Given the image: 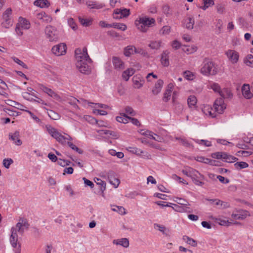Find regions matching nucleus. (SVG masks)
Returning <instances> with one entry per match:
<instances>
[{
  "label": "nucleus",
  "mask_w": 253,
  "mask_h": 253,
  "mask_svg": "<svg viewBox=\"0 0 253 253\" xmlns=\"http://www.w3.org/2000/svg\"><path fill=\"white\" fill-rule=\"evenodd\" d=\"M30 227V224L29 223L27 219L20 217L19 219L18 222L16 224L15 227H14L16 230L20 235H22L24 232V230H27Z\"/></svg>",
  "instance_id": "obj_7"
},
{
  "label": "nucleus",
  "mask_w": 253,
  "mask_h": 253,
  "mask_svg": "<svg viewBox=\"0 0 253 253\" xmlns=\"http://www.w3.org/2000/svg\"><path fill=\"white\" fill-rule=\"evenodd\" d=\"M79 20L81 24L85 27L89 26L91 24V20L87 19H84L82 18L81 17H79Z\"/></svg>",
  "instance_id": "obj_52"
},
{
  "label": "nucleus",
  "mask_w": 253,
  "mask_h": 253,
  "mask_svg": "<svg viewBox=\"0 0 253 253\" xmlns=\"http://www.w3.org/2000/svg\"><path fill=\"white\" fill-rule=\"evenodd\" d=\"M225 152H217L211 154V156L213 159L223 160Z\"/></svg>",
  "instance_id": "obj_51"
},
{
  "label": "nucleus",
  "mask_w": 253,
  "mask_h": 253,
  "mask_svg": "<svg viewBox=\"0 0 253 253\" xmlns=\"http://www.w3.org/2000/svg\"><path fill=\"white\" fill-rule=\"evenodd\" d=\"M75 55L76 60L84 59L89 62L92 61L87 54V48L85 47L83 48L82 51L79 48L76 49Z\"/></svg>",
  "instance_id": "obj_8"
},
{
  "label": "nucleus",
  "mask_w": 253,
  "mask_h": 253,
  "mask_svg": "<svg viewBox=\"0 0 253 253\" xmlns=\"http://www.w3.org/2000/svg\"><path fill=\"white\" fill-rule=\"evenodd\" d=\"M127 150L129 151L130 152L135 154L138 156H140L143 154L145 153V155H144L143 156L144 157H148L149 155L147 153H145L144 151H143L142 150L137 148L136 147H129Z\"/></svg>",
  "instance_id": "obj_22"
},
{
  "label": "nucleus",
  "mask_w": 253,
  "mask_h": 253,
  "mask_svg": "<svg viewBox=\"0 0 253 253\" xmlns=\"http://www.w3.org/2000/svg\"><path fill=\"white\" fill-rule=\"evenodd\" d=\"M195 160L198 162L204 163L205 164H208L211 162V159L202 156L197 157L196 158H195Z\"/></svg>",
  "instance_id": "obj_57"
},
{
  "label": "nucleus",
  "mask_w": 253,
  "mask_h": 253,
  "mask_svg": "<svg viewBox=\"0 0 253 253\" xmlns=\"http://www.w3.org/2000/svg\"><path fill=\"white\" fill-rule=\"evenodd\" d=\"M171 90L170 89H167L165 92L164 93V97L163 100L165 102L168 101L171 96Z\"/></svg>",
  "instance_id": "obj_59"
},
{
  "label": "nucleus",
  "mask_w": 253,
  "mask_h": 253,
  "mask_svg": "<svg viewBox=\"0 0 253 253\" xmlns=\"http://www.w3.org/2000/svg\"><path fill=\"white\" fill-rule=\"evenodd\" d=\"M161 41H154L151 42L148 46L153 49H158L161 46Z\"/></svg>",
  "instance_id": "obj_46"
},
{
  "label": "nucleus",
  "mask_w": 253,
  "mask_h": 253,
  "mask_svg": "<svg viewBox=\"0 0 253 253\" xmlns=\"http://www.w3.org/2000/svg\"><path fill=\"white\" fill-rule=\"evenodd\" d=\"M46 37L49 42H55L58 40V36L57 29L55 27L47 25L44 30Z\"/></svg>",
  "instance_id": "obj_4"
},
{
  "label": "nucleus",
  "mask_w": 253,
  "mask_h": 253,
  "mask_svg": "<svg viewBox=\"0 0 253 253\" xmlns=\"http://www.w3.org/2000/svg\"><path fill=\"white\" fill-rule=\"evenodd\" d=\"M248 211H244V213L243 214H241V213H239V214H236V213H233L232 215H231V217L232 218L234 219H241V220H243V219H244L246 218V217L248 215Z\"/></svg>",
  "instance_id": "obj_39"
},
{
  "label": "nucleus",
  "mask_w": 253,
  "mask_h": 253,
  "mask_svg": "<svg viewBox=\"0 0 253 253\" xmlns=\"http://www.w3.org/2000/svg\"><path fill=\"white\" fill-rule=\"evenodd\" d=\"M108 179L110 183L113 185L115 188H117L120 183V180L116 177V174L114 171H110L107 173Z\"/></svg>",
  "instance_id": "obj_12"
},
{
  "label": "nucleus",
  "mask_w": 253,
  "mask_h": 253,
  "mask_svg": "<svg viewBox=\"0 0 253 253\" xmlns=\"http://www.w3.org/2000/svg\"><path fill=\"white\" fill-rule=\"evenodd\" d=\"M121 116H118L116 117V121L119 123L126 124L128 123L129 117L127 116L126 114L124 113H120Z\"/></svg>",
  "instance_id": "obj_30"
},
{
  "label": "nucleus",
  "mask_w": 253,
  "mask_h": 253,
  "mask_svg": "<svg viewBox=\"0 0 253 253\" xmlns=\"http://www.w3.org/2000/svg\"><path fill=\"white\" fill-rule=\"evenodd\" d=\"M224 155V156L223 160H224V161L226 162L233 163L236 162L238 160V158H237L236 157L231 155L228 154L226 153H225V154Z\"/></svg>",
  "instance_id": "obj_35"
},
{
  "label": "nucleus",
  "mask_w": 253,
  "mask_h": 253,
  "mask_svg": "<svg viewBox=\"0 0 253 253\" xmlns=\"http://www.w3.org/2000/svg\"><path fill=\"white\" fill-rule=\"evenodd\" d=\"M197 102V98L194 95H190L187 99V104L189 108L195 107Z\"/></svg>",
  "instance_id": "obj_34"
},
{
  "label": "nucleus",
  "mask_w": 253,
  "mask_h": 253,
  "mask_svg": "<svg viewBox=\"0 0 253 253\" xmlns=\"http://www.w3.org/2000/svg\"><path fill=\"white\" fill-rule=\"evenodd\" d=\"M46 128L48 132L52 137L55 138L57 141L62 145H64L67 144L66 136L62 135L56 128L52 127L50 125L46 126Z\"/></svg>",
  "instance_id": "obj_2"
},
{
  "label": "nucleus",
  "mask_w": 253,
  "mask_h": 253,
  "mask_svg": "<svg viewBox=\"0 0 253 253\" xmlns=\"http://www.w3.org/2000/svg\"><path fill=\"white\" fill-rule=\"evenodd\" d=\"M38 19L42 20L43 22L48 23L52 21V17L46 14L45 12H41L37 15Z\"/></svg>",
  "instance_id": "obj_20"
},
{
  "label": "nucleus",
  "mask_w": 253,
  "mask_h": 253,
  "mask_svg": "<svg viewBox=\"0 0 253 253\" xmlns=\"http://www.w3.org/2000/svg\"><path fill=\"white\" fill-rule=\"evenodd\" d=\"M8 103H7V104L8 105L23 110V109L21 108V107H22L23 106H22V105L20 104V103L16 102L15 101L11 100H8Z\"/></svg>",
  "instance_id": "obj_58"
},
{
  "label": "nucleus",
  "mask_w": 253,
  "mask_h": 253,
  "mask_svg": "<svg viewBox=\"0 0 253 253\" xmlns=\"http://www.w3.org/2000/svg\"><path fill=\"white\" fill-rule=\"evenodd\" d=\"M4 21L1 23V25L5 28H9L12 25L13 21L11 19H3Z\"/></svg>",
  "instance_id": "obj_56"
},
{
  "label": "nucleus",
  "mask_w": 253,
  "mask_h": 253,
  "mask_svg": "<svg viewBox=\"0 0 253 253\" xmlns=\"http://www.w3.org/2000/svg\"><path fill=\"white\" fill-rule=\"evenodd\" d=\"M184 78L188 80H192L194 79V75L189 71H186L183 72Z\"/></svg>",
  "instance_id": "obj_53"
},
{
  "label": "nucleus",
  "mask_w": 253,
  "mask_h": 253,
  "mask_svg": "<svg viewBox=\"0 0 253 253\" xmlns=\"http://www.w3.org/2000/svg\"><path fill=\"white\" fill-rule=\"evenodd\" d=\"M135 73L133 69H128L125 71L122 74L123 78L126 81L129 80L130 76H132Z\"/></svg>",
  "instance_id": "obj_33"
},
{
  "label": "nucleus",
  "mask_w": 253,
  "mask_h": 253,
  "mask_svg": "<svg viewBox=\"0 0 253 253\" xmlns=\"http://www.w3.org/2000/svg\"><path fill=\"white\" fill-rule=\"evenodd\" d=\"M68 102L70 104L72 105L74 108H75L76 109H79V107L78 106L77 103V102H79V103L83 102L85 104V103L87 102V101L84 99H82L81 100H78L77 99H76L75 97H72L69 99Z\"/></svg>",
  "instance_id": "obj_27"
},
{
  "label": "nucleus",
  "mask_w": 253,
  "mask_h": 253,
  "mask_svg": "<svg viewBox=\"0 0 253 253\" xmlns=\"http://www.w3.org/2000/svg\"><path fill=\"white\" fill-rule=\"evenodd\" d=\"M11 234L10 237V242L11 246L15 249V253H20L21 244L18 241V235L16 229L12 227L11 229Z\"/></svg>",
  "instance_id": "obj_5"
},
{
  "label": "nucleus",
  "mask_w": 253,
  "mask_h": 253,
  "mask_svg": "<svg viewBox=\"0 0 253 253\" xmlns=\"http://www.w3.org/2000/svg\"><path fill=\"white\" fill-rule=\"evenodd\" d=\"M11 9L10 8H7L3 13V19H11L10 15L11 14Z\"/></svg>",
  "instance_id": "obj_60"
},
{
  "label": "nucleus",
  "mask_w": 253,
  "mask_h": 253,
  "mask_svg": "<svg viewBox=\"0 0 253 253\" xmlns=\"http://www.w3.org/2000/svg\"><path fill=\"white\" fill-rule=\"evenodd\" d=\"M220 95L222 98L231 99L232 98L233 94L231 90L227 88H224L220 91Z\"/></svg>",
  "instance_id": "obj_26"
},
{
  "label": "nucleus",
  "mask_w": 253,
  "mask_h": 253,
  "mask_svg": "<svg viewBox=\"0 0 253 253\" xmlns=\"http://www.w3.org/2000/svg\"><path fill=\"white\" fill-rule=\"evenodd\" d=\"M111 27L121 30L123 31H125L127 28L126 25L120 23H113L111 24Z\"/></svg>",
  "instance_id": "obj_43"
},
{
  "label": "nucleus",
  "mask_w": 253,
  "mask_h": 253,
  "mask_svg": "<svg viewBox=\"0 0 253 253\" xmlns=\"http://www.w3.org/2000/svg\"><path fill=\"white\" fill-rule=\"evenodd\" d=\"M204 3V5L201 6V8L204 10H206L208 7L212 6L214 4L213 0H202Z\"/></svg>",
  "instance_id": "obj_42"
},
{
  "label": "nucleus",
  "mask_w": 253,
  "mask_h": 253,
  "mask_svg": "<svg viewBox=\"0 0 253 253\" xmlns=\"http://www.w3.org/2000/svg\"><path fill=\"white\" fill-rule=\"evenodd\" d=\"M48 115L49 117L53 120H57L59 119V114L52 110H49L48 112Z\"/></svg>",
  "instance_id": "obj_54"
},
{
  "label": "nucleus",
  "mask_w": 253,
  "mask_h": 253,
  "mask_svg": "<svg viewBox=\"0 0 253 253\" xmlns=\"http://www.w3.org/2000/svg\"><path fill=\"white\" fill-rule=\"evenodd\" d=\"M215 205L219 206V208L221 209H224L230 207V204L228 203L221 201L219 199L216 200Z\"/></svg>",
  "instance_id": "obj_40"
},
{
  "label": "nucleus",
  "mask_w": 253,
  "mask_h": 253,
  "mask_svg": "<svg viewBox=\"0 0 253 253\" xmlns=\"http://www.w3.org/2000/svg\"><path fill=\"white\" fill-rule=\"evenodd\" d=\"M248 167V164L245 162H238L234 164V167L235 169L238 170L247 168Z\"/></svg>",
  "instance_id": "obj_36"
},
{
  "label": "nucleus",
  "mask_w": 253,
  "mask_h": 253,
  "mask_svg": "<svg viewBox=\"0 0 253 253\" xmlns=\"http://www.w3.org/2000/svg\"><path fill=\"white\" fill-rule=\"evenodd\" d=\"M68 24L69 26L71 27V28L74 30L76 31L77 29V26L75 22H74L73 18H70L68 21Z\"/></svg>",
  "instance_id": "obj_64"
},
{
  "label": "nucleus",
  "mask_w": 253,
  "mask_h": 253,
  "mask_svg": "<svg viewBox=\"0 0 253 253\" xmlns=\"http://www.w3.org/2000/svg\"><path fill=\"white\" fill-rule=\"evenodd\" d=\"M40 88L45 93H47L49 96L54 98L56 100H59L60 97L56 93L53 91L51 89L48 88L43 85H41Z\"/></svg>",
  "instance_id": "obj_15"
},
{
  "label": "nucleus",
  "mask_w": 253,
  "mask_h": 253,
  "mask_svg": "<svg viewBox=\"0 0 253 253\" xmlns=\"http://www.w3.org/2000/svg\"><path fill=\"white\" fill-rule=\"evenodd\" d=\"M124 55L129 57L134 53V46L128 45L124 48Z\"/></svg>",
  "instance_id": "obj_37"
},
{
  "label": "nucleus",
  "mask_w": 253,
  "mask_h": 253,
  "mask_svg": "<svg viewBox=\"0 0 253 253\" xmlns=\"http://www.w3.org/2000/svg\"><path fill=\"white\" fill-rule=\"evenodd\" d=\"M175 139L179 140L180 142V143H181V144L182 145H183L184 146H185L187 147H190L193 146L191 144L188 142V141L184 138L176 137H175Z\"/></svg>",
  "instance_id": "obj_45"
},
{
  "label": "nucleus",
  "mask_w": 253,
  "mask_h": 253,
  "mask_svg": "<svg viewBox=\"0 0 253 253\" xmlns=\"http://www.w3.org/2000/svg\"><path fill=\"white\" fill-rule=\"evenodd\" d=\"M114 244L120 245L125 248H127L129 246V241L127 238H122L117 240H114L113 241Z\"/></svg>",
  "instance_id": "obj_23"
},
{
  "label": "nucleus",
  "mask_w": 253,
  "mask_h": 253,
  "mask_svg": "<svg viewBox=\"0 0 253 253\" xmlns=\"http://www.w3.org/2000/svg\"><path fill=\"white\" fill-rule=\"evenodd\" d=\"M226 54L232 63H235L238 61L239 55L236 51L233 50H228L226 51Z\"/></svg>",
  "instance_id": "obj_16"
},
{
  "label": "nucleus",
  "mask_w": 253,
  "mask_h": 253,
  "mask_svg": "<svg viewBox=\"0 0 253 253\" xmlns=\"http://www.w3.org/2000/svg\"><path fill=\"white\" fill-rule=\"evenodd\" d=\"M196 175H199L202 178H204V176L201 174L198 171L191 168H189V177L191 178H194L196 177Z\"/></svg>",
  "instance_id": "obj_41"
},
{
  "label": "nucleus",
  "mask_w": 253,
  "mask_h": 253,
  "mask_svg": "<svg viewBox=\"0 0 253 253\" xmlns=\"http://www.w3.org/2000/svg\"><path fill=\"white\" fill-rule=\"evenodd\" d=\"M173 105H174V110L175 113L177 114H181L183 110V105L179 102H177L175 101L173 97H172Z\"/></svg>",
  "instance_id": "obj_28"
},
{
  "label": "nucleus",
  "mask_w": 253,
  "mask_h": 253,
  "mask_svg": "<svg viewBox=\"0 0 253 253\" xmlns=\"http://www.w3.org/2000/svg\"><path fill=\"white\" fill-rule=\"evenodd\" d=\"M34 4L41 8L48 7L50 3L47 0H36L34 2Z\"/></svg>",
  "instance_id": "obj_31"
},
{
  "label": "nucleus",
  "mask_w": 253,
  "mask_h": 253,
  "mask_svg": "<svg viewBox=\"0 0 253 253\" xmlns=\"http://www.w3.org/2000/svg\"><path fill=\"white\" fill-rule=\"evenodd\" d=\"M130 14V10L126 8H117L114 10L113 17L115 19L126 17Z\"/></svg>",
  "instance_id": "obj_10"
},
{
  "label": "nucleus",
  "mask_w": 253,
  "mask_h": 253,
  "mask_svg": "<svg viewBox=\"0 0 253 253\" xmlns=\"http://www.w3.org/2000/svg\"><path fill=\"white\" fill-rule=\"evenodd\" d=\"M20 133L18 131H15L14 133L9 134V139L13 141V143L17 146L22 144V141L19 139Z\"/></svg>",
  "instance_id": "obj_13"
},
{
  "label": "nucleus",
  "mask_w": 253,
  "mask_h": 253,
  "mask_svg": "<svg viewBox=\"0 0 253 253\" xmlns=\"http://www.w3.org/2000/svg\"><path fill=\"white\" fill-rule=\"evenodd\" d=\"M192 181L195 184L198 186H203L204 184V182H202L200 180L203 179L202 177L200 176L199 175H196V177L195 176L194 178H191Z\"/></svg>",
  "instance_id": "obj_50"
},
{
  "label": "nucleus",
  "mask_w": 253,
  "mask_h": 253,
  "mask_svg": "<svg viewBox=\"0 0 253 253\" xmlns=\"http://www.w3.org/2000/svg\"><path fill=\"white\" fill-rule=\"evenodd\" d=\"M66 51V45L64 43H60L54 46L52 48V51L53 54L57 56H60L64 54Z\"/></svg>",
  "instance_id": "obj_11"
},
{
  "label": "nucleus",
  "mask_w": 253,
  "mask_h": 253,
  "mask_svg": "<svg viewBox=\"0 0 253 253\" xmlns=\"http://www.w3.org/2000/svg\"><path fill=\"white\" fill-rule=\"evenodd\" d=\"M19 27L25 29H28L30 28V23L26 19L21 18L19 24H17Z\"/></svg>",
  "instance_id": "obj_38"
},
{
  "label": "nucleus",
  "mask_w": 253,
  "mask_h": 253,
  "mask_svg": "<svg viewBox=\"0 0 253 253\" xmlns=\"http://www.w3.org/2000/svg\"><path fill=\"white\" fill-rule=\"evenodd\" d=\"M155 228L158 227V229L165 235L167 237H170V231L169 229L167 228L164 226L158 224H154Z\"/></svg>",
  "instance_id": "obj_32"
},
{
  "label": "nucleus",
  "mask_w": 253,
  "mask_h": 253,
  "mask_svg": "<svg viewBox=\"0 0 253 253\" xmlns=\"http://www.w3.org/2000/svg\"><path fill=\"white\" fill-rule=\"evenodd\" d=\"M112 62L115 69L117 70H122L124 68V62L118 57L114 56L112 58Z\"/></svg>",
  "instance_id": "obj_18"
},
{
  "label": "nucleus",
  "mask_w": 253,
  "mask_h": 253,
  "mask_svg": "<svg viewBox=\"0 0 253 253\" xmlns=\"http://www.w3.org/2000/svg\"><path fill=\"white\" fill-rule=\"evenodd\" d=\"M226 105L224 102V100L222 98L217 99L213 104L214 110L215 113L222 114L224 109H226Z\"/></svg>",
  "instance_id": "obj_9"
},
{
  "label": "nucleus",
  "mask_w": 253,
  "mask_h": 253,
  "mask_svg": "<svg viewBox=\"0 0 253 253\" xmlns=\"http://www.w3.org/2000/svg\"><path fill=\"white\" fill-rule=\"evenodd\" d=\"M97 132L100 134L109 135L113 136H116L115 132L109 130H97Z\"/></svg>",
  "instance_id": "obj_55"
},
{
  "label": "nucleus",
  "mask_w": 253,
  "mask_h": 253,
  "mask_svg": "<svg viewBox=\"0 0 253 253\" xmlns=\"http://www.w3.org/2000/svg\"><path fill=\"white\" fill-rule=\"evenodd\" d=\"M95 182L97 185H100V190L103 192L106 189V183L100 178H95L94 179Z\"/></svg>",
  "instance_id": "obj_47"
},
{
  "label": "nucleus",
  "mask_w": 253,
  "mask_h": 253,
  "mask_svg": "<svg viewBox=\"0 0 253 253\" xmlns=\"http://www.w3.org/2000/svg\"><path fill=\"white\" fill-rule=\"evenodd\" d=\"M202 112L207 116H209L211 118H215L216 114L214 110L209 105L204 106L202 108Z\"/></svg>",
  "instance_id": "obj_17"
},
{
  "label": "nucleus",
  "mask_w": 253,
  "mask_h": 253,
  "mask_svg": "<svg viewBox=\"0 0 253 253\" xmlns=\"http://www.w3.org/2000/svg\"><path fill=\"white\" fill-rule=\"evenodd\" d=\"M242 92L244 97L246 99H251L253 94L251 92L250 85L248 84H244L242 87Z\"/></svg>",
  "instance_id": "obj_14"
},
{
  "label": "nucleus",
  "mask_w": 253,
  "mask_h": 253,
  "mask_svg": "<svg viewBox=\"0 0 253 253\" xmlns=\"http://www.w3.org/2000/svg\"><path fill=\"white\" fill-rule=\"evenodd\" d=\"M194 24V20L192 17H188L185 19L183 23L184 26H185L187 29L190 30H191L193 28Z\"/></svg>",
  "instance_id": "obj_29"
},
{
  "label": "nucleus",
  "mask_w": 253,
  "mask_h": 253,
  "mask_svg": "<svg viewBox=\"0 0 253 253\" xmlns=\"http://www.w3.org/2000/svg\"><path fill=\"white\" fill-rule=\"evenodd\" d=\"M77 60L76 67L81 73L86 75H88L91 73V68L88 63H91V62L84 59Z\"/></svg>",
  "instance_id": "obj_3"
},
{
  "label": "nucleus",
  "mask_w": 253,
  "mask_h": 253,
  "mask_svg": "<svg viewBox=\"0 0 253 253\" xmlns=\"http://www.w3.org/2000/svg\"><path fill=\"white\" fill-rule=\"evenodd\" d=\"M125 110L126 113L130 115V116H134L136 114L135 112L131 107L126 106V107Z\"/></svg>",
  "instance_id": "obj_63"
},
{
  "label": "nucleus",
  "mask_w": 253,
  "mask_h": 253,
  "mask_svg": "<svg viewBox=\"0 0 253 253\" xmlns=\"http://www.w3.org/2000/svg\"><path fill=\"white\" fill-rule=\"evenodd\" d=\"M193 140L197 144L204 145L206 147H210L211 146V143L210 141L206 140H199V139H193Z\"/></svg>",
  "instance_id": "obj_48"
},
{
  "label": "nucleus",
  "mask_w": 253,
  "mask_h": 253,
  "mask_svg": "<svg viewBox=\"0 0 253 253\" xmlns=\"http://www.w3.org/2000/svg\"><path fill=\"white\" fill-rule=\"evenodd\" d=\"M86 4L90 8L99 9L103 8L104 5L102 3H99L96 1L88 0L86 2Z\"/></svg>",
  "instance_id": "obj_24"
},
{
  "label": "nucleus",
  "mask_w": 253,
  "mask_h": 253,
  "mask_svg": "<svg viewBox=\"0 0 253 253\" xmlns=\"http://www.w3.org/2000/svg\"><path fill=\"white\" fill-rule=\"evenodd\" d=\"M245 63L247 66L253 67V55L252 54L247 55L245 60Z\"/></svg>",
  "instance_id": "obj_49"
},
{
  "label": "nucleus",
  "mask_w": 253,
  "mask_h": 253,
  "mask_svg": "<svg viewBox=\"0 0 253 253\" xmlns=\"http://www.w3.org/2000/svg\"><path fill=\"white\" fill-rule=\"evenodd\" d=\"M169 52L168 50H165L161 55V62L164 67H168L169 64Z\"/></svg>",
  "instance_id": "obj_19"
},
{
  "label": "nucleus",
  "mask_w": 253,
  "mask_h": 253,
  "mask_svg": "<svg viewBox=\"0 0 253 253\" xmlns=\"http://www.w3.org/2000/svg\"><path fill=\"white\" fill-rule=\"evenodd\" d=\"M164 84V82L162 80H159L155 84V86L152 89V93L154 95L159 94L162 89Z\"/></svg>",
  "instance_id": "obj_21"
},
{
  "label": "nucleus",
  "mask_w": 253,
  "mask_h": 253,
  "mask_svg": "<svg viewBox=\"0 0 253 253\" xmlns=\"http://www.w3.org/2000/svg\"><path fill=\"white\" fill-rule=\"evenodd\" d=\"M13 161L11 159H4L3 160V165L5 168L8 169L11 164L13 163Z\"/></svg>",
  "instance_id": "obj_62"
},
{
  "label": "nucleus",
  "mask_w": 253,
  "mask_h": 253,
  "mask_svg": "<svg viewBox=\"0 0 253 253\" xmlns=\"http://www.w3.org/2000/svg\"><path fill=\"white\" fill-rule=\"evenodd\" d=\"M217 12L218 13L222 14L225 11L224 5L221 3L217 4L216 5Z\"/></svg>",
  "instance_id": "obj_61"
},
{
  "label": "nucleus",
  "mask_w": 253,
  "mask_h": 253,
  "mask_svg": "<svg viewBox=\"0 0 253 253\" xmlns=\"http://www.w3.org/2000/svg\"><path fill=\"white\" fill-rule=\"evenodd\" d=\"M183 240L188 244L193 247H196L197 245L196 241L188 236H184L183 237Z\"/></svg>",
  "instance_id": "obj_44"
},
{
  "label": "nucleus",
  "mask_w": 253,
  "mask_h": 253,
  "mask_svg": "<svg viewBox=\"0 0 253 253\" xmlns=\"http://www.w3.org/2000/svg\"><path fill=\"white\" fill-rule=\"evenodd\" d=\"M139 24H141L140 26L138 24L136 25L138 26V28L141 31L145 32L147 30V27L151 25L152 24H154L155 20L154 18H149L148 17H141L139 18Z\"/></svg>",
  "instance_id": "obj_6"
},
{
  "label": "nucleus",
  "mask_w": 253,
  "mask_h": 253,
  "mask_svg": "<svg viewBox=\"0 0 253 253\" xmlns=\"http://www.w3.org/2000/svg\"><path fill=\"white\" fill-rule=\"evenodd\" d=\"M132 81L134 87L137 88H139L142 86L144 83V80L143 79H142L140 77L137 76L133 77Z\"/></svg>",
  "instance_id": "obj_25"
},
{
  "label": "nucleus",
  "mask_w": 253,
  "mask_h": 253,
  "mask_svg": "<svg viewBox=\"0 0 253 253\" xmlns=\"http://www.w3.org/2000/svg\"><path fill=\"white\" fill-rule=\"evenodd\" d=\"M201 73L206 76L215 75L217 73V69L213 62L205 61L201 69Z\"/></svg>",
  "instance_id": "obj_1"
}]
</instances>
